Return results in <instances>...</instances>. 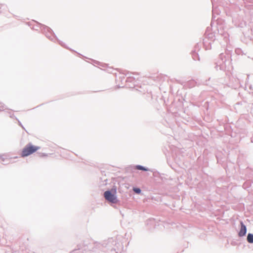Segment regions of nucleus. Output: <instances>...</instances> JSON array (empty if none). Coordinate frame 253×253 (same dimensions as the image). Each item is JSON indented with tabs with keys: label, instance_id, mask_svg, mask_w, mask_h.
<instances>
[{
	"label": "nucleus",
	"instance_id": "f257e3e1",
	"mask_svg": "<svg viewBox=\"0 0 253 253\" xmlns=\"http://www.w3.org/2000/svg\"><path fill=\"white\" fill-rule=\"evenodd\" d=\"M40 149V147L38 146L33 145L30 143L27 145L22 150L21 156L22 157H25L28 156Z\"/></svg>",
	"mask_w": 253,
	"mask_h": 253
},
{
	"label": "nucleus",
	"instance_id": "f03ea898",
	"mask_svg": "<svg viewBox=\"0 0 253 253\" xmlns=\"http://www.w3.org/2000/svg\"><path fill=\"white\" fill-rule=\"evenodd\" d=\"M104 196L106 200L112 203H116L117 202V197L114 194H112L110 191H106L104 193Z\"/></svg>",
	"mask_w": 253,
	"mask_h": 253
},
{
	"label": "nucleus",
	"instance_id": "7ed1b4c3",
	"mask_svg": "<svg viewBox=\"0 0 253 253\" xmlns=\"http://www.w3.org/2000/svg\"><path fill=\"white\" fill-rule=\"evenodd\" d=\"M241 227L239 232V236L240 237L244 236L247 231L246 227L243 222H241Z\"/></svg>",
	"mask_w": 253,
	"mask_h": 253
},
{
	"label": "nucleus",
	"instance_id": "20e7f679",
	"mask_svg": "<svg viewBox=\"0 0 253 253\" xmlns=\"http://www.w3.org/2000/svg\"><path fill=\"white\" fill-rule=\"evenodd\" d=\"M247 241L249 243H253V234L249 233L248 235Z\"/></svg>",
	"mask_w": 253,
	"mask_h": 253
},
{
	"label": "nucleus",
	"instance_id": "39448f33",
	"mask_svg": "<svg viewBox=\"0 0 253 253\" xmlns=\"http://www.w3.org/2000/svg\"><path fill=\"white\" fill-rule=\"evenodd\" d=\"M136 169H139V170H144V171H147V169H146V168H145L144 167L141 166H137L136 167Z\"/></svg>",
	"mask_w": 253,
	"mask_h": 253
},
{
	"label": "nucleus",
	"instance_id": "423d86ee",
	"mask_svg": "<svg viewBox=\"0 0 253 253\" xmlns=\"http://www.w3.org/2000/svg\"><path fill=\"white\" fill-rule=\"evenodd\" d=\"M133 190L136 193H140L141 192V190L139 188H134Z\"/></svg>",
	"mask_w": 253,
	"mask_h": 253
}]
</instances>
